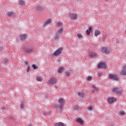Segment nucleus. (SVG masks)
<instances>
[{
	"mask_svg": "<svg viewBox=\"0 0 126 126\" xmlns=\"http://www.w3.org/2000/svg\"><path fill=\"white\" fill-rule=\"evenodd\" d=\"M59 104L55 106V108L59 110H63V105H64V99L63 98H59L58 100Z\"/></svg>",
	"mask_w": 126,
	"mask_h": 126,
	"instance_id": "f257e3e1",
	"label": "nucleus"
},
{
	"mask_svg": "<svg viewBox=\"0 0 126 126\" xmlns=\"http://www.w3.org/2000/svg\"><path fill=\"white\" fill-rule=\"evenodd\" d=\"M112 92L114 94H118V95H121L122 94V90L118 87L112 88Z\"/></svg>",
	"mask_w": 126,
	"mask_h": 126,
	"instance_id": "f03ea898",
	"label": "nucleus"
},
{
	"mask_svg": "<svg viewBox=\"0 0 126 126\" xmlns=\"http://www.w3.org/2000/svg\"><path fill=\"white\" fill-rule=\"evenodd\" d=\"M63 47H61L58 48L55 52L53 54V56H55V57H59L61 54H62V52H63Z\"/></svg>",
	"mask_w": 126,
	"mask_h": 126,
	"instance_id": "7ed1b4c3",
	"label": "nucleus"
},
{
	"mask_svg": "<svg viewBox=\"0 0 126 126\" xmlns=\"http://www.w3.org/2000/svg\"><path fill=\"white\" fill-rule=\"evenodd\" d=\"M102 53H104L105 55H109L110 52V49L108 47H104L101 50Z\"/></svg>",
	"mask_w": 126,
	"mask_h": 126,
	"instance_id": "20e7f679",
	"label": "nucleus"
},
{
	"mask_svg": "<svg viewBox=\"0 0 126 126\" xmlns=\"http://www.w3.org/2000/svg\"><path fill=\"white\" fill-rule=\"evenodd\" d=\"M52 18H50L49 19L46 20L43 23V27H46V26H48V25H50L52 23Z\"/></svg>",
	"mask_w": 126,
	"mask_h": 126,
	"instance_id": "39448f33",
	"label": "nucleus"
},
{
	"mask_svg": "<svg viewBox=\"0 0 126 126\" xmlns=\"http://www.w3.org/2000/svg\"><path fill=\"white\" fill-rule=\"evenodd\" d=\"M109 78L110 79H111V80H118L119 79V76H116L115 74H109Z\"/></svg>",
	"mask_w": 126,
	"mask_h": 126,
	"instance_id": "423d86ee",
	"label": "nucleus"
},
{
	"mask_svg": "<svg viewBox=\"0 0 126 126\" xmlns=\"http://www.w3.org/2000/svg\"><path fill=\"white\" fill-rule=\"evenodd\" d=\"M57 83V79L55 78H51L49 80V84L50 85H54V84H56Z\"/></svg>",
	"mask_w": 126,
	"mask_h": 126,
	"instance_id": "0eeeda50",
	"label": "nucleus"
},
{
	"mask_svg": "<svg viewBox=\"0 0 126 126\" xmlns=\"http://www.w3.org/2000/svg\"><path fill=\"white\" fill-rule=\"evenodd\" d=\"M97 68H104V69H106V68H107V66L106 65V64H105L104 63H100L98 64Z\"/></svg>",
	"mask_w": 126,
	"mask_h": 126,
	"instance_id": "6e6552de",
	"label": "nucleus"
},
{
	"mask_svg": "<svg viewBox=\"0 0 126 126\" xmlns=\"http://www.w3.org/2000/svg\"><path fill=\"white\" fill-rule=\"evenodd\" d=\"M69 16H70L71 20H75L77 18V15L74 13L69 14Z\"/></svg>",
	"mask_w": 126,
	"mask_h": 126,
	"instance_id": "1a4fd4ad",
	"label": "nucleus"
},
{
	"mask_svg": "<svg viewBox=\"0 0 126 126\" xmlns=\"http://www.w3.org/2000/svg\"><path fill=\"white\" fill-rule=\"evenodd\" d=\"M24 51L25 52V53H27L28 54H29L30 53L33 52L34 50H33V48H29L24 49Z\"/></svg>",
	"mask_w": 126,
	"mask_h": 126,
	"instance_id": "9d476101",
	"label": "nucleus"
},
{
	"mask_svg": "<svg viewBox=\"0 0 126 126\" xmlns=\"http://www.w3.org/2000/svg\"><path fill=\"white\" fill-rule=\"evenodd\" d=\"M116 101H117V99L115 97H112L108 98V101L109 104H113Z\"/></svg>",
	"mask_w": 126,
	"mask_h": 126,
	"instance_id": "9b49d317",
	"label": "nucleus"
},
{
	"mask_svg": "<svg viewBox=\"0 0 126 126\" xmlns=\"http://www.w3.org/2000/svg\"><path fill=\"white\" fill-rule=\"evenodd\" d=\"M121 75L126 76V65L123 67V69L121 71Z\"/></svg>",
	"mask_w": 126,
	"mask_h": 126,
	"instance_id": "f8f14e48",
	"label": "nucleus"
},
{
	"mask_svg": "<svg viewBox=\"0 0 126 126\" xmlns=\"http://www.w3.org/2000/svg\"><path fill=\"white\" fill-rule=\"evenodd\" d=\"M89 57L90 59H94V58H96L97 57V55L95 54V53L93 52H90L89 54Z\"/></svg>",
	"mask_w": 126,
	"mask_h": 126,
	"instance_id": "ddd939ff",
	"label": "nucleus"
},
{
	"mask_svg": "<svg viewBox=\"0 0 126 126\" xmlns=\"http://www.w3.org/2000/svg\"><path fill=\"white\" fill-rule=\"evenodd\" d=\"M63 33V27H61V28L57 31V35H62Z\"/></svg>",
	"mask_w": 126,
	"mask_h": 126,
	"instance_id": "4468645a",
	"label": "nucleus"
},
{
	"mask_svg": "<svg viewBox=\"0 0 126 126\" xmlns=\"http://www.w3.org/2000/svg\"><path fill=\"white\" fill-rule=\"evenodd\" d=\"M36 10L37 11H42V10H44V7L40 5H37L36 7Z\"/></svg>",
	"mask_w": 126,
	"mask_h": 126,
	"instance_id": "2eb2a0df",
	"label": "nucleus"
},
{
	"mask_svg": "<svg viewBox=\"0 0 126 126\" xmlns=\"http://www.w3.org/2000/svg\"><path fill=\"white\" fill-rule=\"evenodd\" d=\"M19 4L21 6H25V1L24 0H19Z\"/></svg>",
	"mask_w": 126,
	"mask_h": 126,
	"instance_id": "dca6fc26",
	"label": "nucleus"
},
{
	"mask_svg": "<svg viewBox=\"0 0 126 126\" xmlns=\"http://www.w3.org/2000/svg\"><path fill=\"white\" fill-rule=\"evenodd\" d=\"M7 16H9V17H14V14H13V12L12 11L7 12Z\"/></svg>",
	"mask_w": 126,
	"mask_h": 126,
	"instance_id": "f3484780",
	"label": "nucleus"
},
{
	"mask_svg": "<svg viewBox=\"0 0 126 126\" xmlns=\"http://www.w3.org/2000/svg\"><path fill=\"white\" fill-rule=\"evenodd\" d=\"M55 126H65V125H64V124L62 122L57 123L55 124Z\"/></svg>",
	"mask_w": 126,
	"mask_h": 126,
	"instance_id": "a211bd4d",
	"label": "nucleus"
},
{
	"mask_svg": "<svg viewBox=\"0 0 126 126\" xmlns=\"http://www.w3.org/2000/svg\"><path fill=\"white\" fill-rule=\"evenodd\" d=\"M77 94L80 98H83L84 97V94L82 92H77Z\"/></svg>",
	"mask_w": 126,
	"mask_h": 126,
	"instance_id": "6ab92c4d",
	"label": "nucleus"
},
{
	"mask_svg": "<svg viewBox=\"0 0 126 126\" xmlns=\"http://www.w3.org/2000/svg\"><path fill=\"white\" fill-rule=\"evenodd\" d=\"M27 37V35L26 34H21L20 35V39L22 41H23V40H25V39H26V37Z\"/></svg>",
	"mask_w": 126,
	"mask_h": 126,
	"instance_id": "aec40b11",
	"label": "nucleus"
},
{
	"mask_svg": "<svg viewBox=\"0 0 126 126\" xmlns=\"http://www.w3.org/2000/svg\"><path fill=\"white\" fill-rule=\"evenodd\" d=\"M91 31H92V28L90 27L89 29L86 31L87 35H90V32H91Z\"/></svg>",
	"mask_w": 126,
	"mask_h": 126,
	"instance_id": "412c9836",
	"label": "nucleus"
},
{
	"mask_svg": "<svg viewBox=\"0 0 126 126\" xmlns=\"http://www.w3.org/2000/svg\"><path fill=\"white\" fill-rule=\"evenodd\" d=\"M100 34H101V32H100V31L99 30L95 31L94 36H95V37H97V36H98V35H100Z\"/></svg>",
	"mask_w": 126,
	"mask_h": 126,
	"instance_id": "4be33fe9",
	"label": "nucleus"
},
{
	"mask_svg": "<svg viewBox=\"0 0 126 126\" xmlns=\"http://www.w3.org/2000/svg\"><path fill=\"white\" fill-rule=\"evenodd\" d=\"M76 122H77L78 123H79V124H80L81 125H83V124L84 123L83 120H82V119L80 118L77 119Z\"/></svg>",
	"mask_w": 126,
	"mask_h": 126,
	"instance_id": "5701e85b",
	"label": "nucleus"
},
{
	"mask_svg": "<svg viewBox=\"0 0 126 126\" xmlns=\"http://www.w3.org/2000/svg\"><path fill=\"white\" fill-rule=\"evenodd\" d=\"M36 78L37 81H39V82H42L43 80V79H42V78H41L40 76L36 77Z\"/></svg>",
	"mask_w": 126,
	"mask_h": 126,
	"instance_id": "b1692460",
	"label": "nucleus"
},
{
	"mask_svg": "<svg viewBox=\"0 0 126 126\" xmlns=\"http://www.w3.org/2000/svg\"><path fill=\"white\" fill-rule=\"evenodd\" d=\"M3 63H6V64H8V63H9V60L5 59L3 60Z\"/></svg>",
	"mask_w": 126,
	"mask_h": 126,
	"instance_id": "393cba45",
	"label": "nucleus"
},
{
	"mask_svg": "<svg viewBox=\"0 0 126 126\" xmlns=\"http://www.w3.org/2000/svg\"><path fill=\"white\" fill-rule=\"evenodd\" d=\"M92 88H94L95 91H97L98 92L99 91V89L97 88V87L95 86V85H94L92 86Z\"/></svg>",
	"mask_w": 126,
	"mask_h": 126,
	"instance_id": "a878e982",
	"label": "nucleus"
},
{
	"mask_svg": "<svg viewBox=\"0 0 126 126\" xmlns=\"http://www.w3.org/2000/svg\"><path fill=\"white\" fill-rule=\"evenodd\" d=\"M63 67H59L58 68V72H59V73H61V72H62V71H63Z\"/></svg>",
	"mask_w": 126,
	"mask_h": 126,
	"instance_id": "bb28decb",
	"label": "nucleus"
},
{
	"mask_svg": "<svg viewBox=\"0 0 126 126\" xmlns=\"http://www.w3.org/2000/svg\"><path fill=\"white\" fill-rule=\"evenodd\" d=\"M73 109H74L75 110H78V109H79V106H78V105H75V106H74Z\"/></svg>",
	"mask_w": 126,
	"mask_h": 126,
	"instance_id": "cd10ccee",
	"label": "nucleus"
},
{
	"mask_svg": "<svg viewBox=\"0 0 126 126\" xmlns=\"http://www.w3.org/2000/svg\"><path fill=\"white\" fill-rule=\"evenodd\" d=\"M24 107H25L24 102H22L21 104V107H20L21 109H24Z\"/></svg>",
	"mask_w": 126,
	"mask_h": 126,
	"instance_id": "c85d7f7f",
	"label": "nucleus"
},
{
	"mask_svg": "<svg viewBox=\"0 0 126 126\" xmlns=\"http://www.w3.org/2000/svg\"><path fill=\"white\" fill-rule=\"evenodd\" d=\"M87 80H88V81H91V80H92V77H91V76H88Z\"/></svg>",
	"mask_w": 126,
	"mask_h": 126,
	"instance_id": "c756f323",
	"label": "nucleus"
},
{
	"mask_svg": "<svg viewBox=\"0 0 126 126\" xmlns=\"http://www.w3.org/2000/svg\"><path fill=\"white\" fill-rule=\"evenodd\" d=\"M57 25L58 27H60V26H63V23H61V22H58L57 24Z\"/></svg>",
	"mask_w": 126,
	"mask_h": 126,
	"instance_id": "7c9ffc66",
	"label": "nucleus"
},
{
	"mask_svg": "<svg viewBox=\"0 0 126 126\" xmlns=\"http://www.w3.org/2000/svg\"><path fill=\"white\" fill-rule=\"evenodd\" d=\"M65 74L68 77H69V75H70V72L66 71L65 72Z\"/></svg>",
	"mask_w": 126,
	"mask_h": 126,
	"instance_id": "2f4dec72",
	"label": "nucleus"
},
{
	"mask_svg": "<svg viewBox=\"0 0 126 126\" xmlns=\"http://www.w3.org/2000/svg\"><path fill=\"white\" fill-rule=\"evenodd\" d=\"M32 67L34 70L38 69V67H37V66H36V65H35V64H32Z\"/></svg>",
	"mask_w": 126,
	"mask_h": 126,
	"instance_id": "473e14b6",
	"label": "nucleus"
},
{
	"mask_svg": "<svg viewBox=\"0 0 126 126\" xmlns=\"http://www.w3.org/2000/svg\"><path fill=\"white\" fill-rule=\"evenodd\" d=\"M30 70H31V68H30V66H28L27 70V72H29Z\"/></svg>",
	"mask_w": 126,
	"mask_h": 126,
	"instance_id": "72a5a7b5",
	"label": "nucleus"
},
{
	"mask_svg": "<svg viewBox=\"0 0 126 126\" xmlns=\"http://www.w3.org/2000/svg\"><path fill=\"white\" fill-rule=\"evenodd\" d=\"M89 111H93V107L92 106H90L88 107Z\"/></svg>",
	"mask_w": 126,
	"mask_h": 126,
	"instance_id": "f704fd0d",
	"label": "nucleus"
},
{
	"mask_svg": "<svg viewBox=\"0 0 126 126\" xmlns=\"http://www.w3.org/2000/svg\"><path fill=\"white\" fill-rule=\"evenodd\" d=\"M59 38H60V37H59V36H58V35H56V36H55V39L56 41H58V40H59Z\"/></svg>",
	"mask_w": 126,
	"mask_h": 126,
	"instance_id": "c9c22d12",
	"label": "nucleus"
},
{
	"mask_svg": "<svg viewBox=\"0 0 126 126\" xmlns=\"http://www.w3.org/2000/svg\"><path fill=\"white\" fill-rule=\"evenodd\" d=\"M77 36L78 37V38H82V35L80 33L77 34Z\"/></svg>",
	"mask_w": 126,
	"mask_h": 126,
	"instance_id": "e433bc0d",
	"label": "nucleus"
},
{
	"mask_svg": "<svg viewBox=\"0 0 126 126\" xmlns=\"http://www.w3.org/2000/svg\"><path fill=\"white\" fill-rule=\"evenodd\" d=\"M120 115H121V116H123L125 115V112H124V111H121L120 112Z\"/></svg>",
	"mask_w": 126,
	"mask_h": 126,
	"instance_id": "4c0bfd02",
	"label": "nucleus"
},
{
	"mask_svg": "<svg viewBox=\"0 0 126 126\" xmlns=\"http://www.w3.org/2000/svg\"><path fill=\"white\" fill-rule=\"evenodd\" d=\"M25 64L27 65V66H29V62H25Z\"/></svg>",
	"mask_w": 126,
	"mask_h": 126,
	"instance_id": "58836bf2",
	"label": "nucleus"
},
{
	"mask_svg": "<svg viewBox=\"0 0 126 126\" xmlns=\"http://www.w3.org/2000/svg\"><path fill=\"white\" fill-rule=\"evenodd\" d=\"M1 109H2L3 111H4V110H5V106H3V107H2Z\"/></svg>",
	"mask_w": 126,
	"mask_h": 126,
	"instance_id": "ea45409f",
	"label": "nucleus"
},
{
	"mask_svg": "<svg viewBox=\"0 0 126 126\" xmlns=\"http://www.w3.org/2000/svg\"><path fill=\"white\" fill-rule=\"evenodd\" d=\"M10 120H14V118H13V117H10Z\"/></svg>",
	"mask_w": 126,
	"mask_h": 126,
	"instance_id": "a19ab883",
	"label": "nucleus"
},
{
	"mask_svg": "<svg viewBox=\"0 0 126 126\" xmlns=\"http://www.w3.org/2000/svg\"><path fill=\"white\" fill-rule=\"evenodd\" d=\"M97 75H98V76H101V74L100 73H98Z\"/></svg>",
	"mask_w": 126,
	"mask_h": 126,
	"instance_id": "79ce46f5",
	"label": "nucleus"
},
{
	"mask_svg": "<svg viewBox=\"0 0 126 126\" xmlns=\"http://www.w3.org/2000/svg\"><path fill=\"white\" fill-rule=\"evenodd\" d=\"M43 115H44V116H46V115H47V113H43Z\"/></svg>",
	"mask_w": 126,
	"mask_h": 126,
	"instance_id": "37998d69",
	"label": "nucleus"
},
{
	"mask_svg": "<svg viewBox=\"0 0 126 126\" xmlns=\"http://www.w3.org/2000/svg\"><path fill=\"white\" fill-rule=\"evenodd\" d=\"M92 93H95V91H94V90H93V91H92Z\"/></svg>",
	"mask_w": 126,
	"mask_h": 126,
	"instance_id": "c03bdc74",
	"label": "nucleus"
},
{
	"mask_svg": "<svg viewBox=\"0 0 126 126\" xmlns=\"http://www.w3.org/2000/svg\"><path fill=\"white\" fill-rule=\"evenodd\" d=\"M0 50H2V47H0Z\"/></svg>",
	"mask_w": 126,
	"mask_h": 126,
	"instance_id": "a18cd8bd",
	"label": "nucleus"
},
{
	"mask_svg": "<svg viewBox=\"0 0 126 126\" xmlns=\"http://www.w3.org/2000/svg\"><path fill=\"white\" fill-rule=\"evenodd\" d=\"M28 126H32V125H29Z\"/></svg>",
	"mask_w": 126,
	"mask_h": 126,
	"instance_id": "49530a36",
	"label": "nucleus"
},
{
	"mask_svg": "<svg viewBox=\"0 0 126 126\" xmlns=\"http://www.w3.org/2000/svg\"><path fill=\"white\" fill-rule=\"evenodd\" d=\"M0 71H1V70L0 69Z\"/></svg>",
	"mask_w": 126,
	"mask_h": 126,
	"instance_id": "de8ad7c7",
	"label": "nucleus"
}]
</instances>
